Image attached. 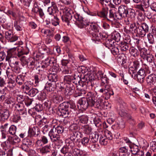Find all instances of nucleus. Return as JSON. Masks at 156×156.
Listing matches in <instances>:
<instances>
[{"label":"nucleus","instance_id":"10","mask_svg":"<svg viewBox=\"0 0 156 156\" xmlns=\"http://www.w3.org/2000/svg\"><path fill=\"white\" fill-rule=\"evenodd\" d=\"M86 98H82L80 99L78 103L77 106L79 109H83L84 110L86 109L88 106V103Z\"/></svg>","mask_w":156,"mask_h":156},{"label":"nucleus","instance_id":"33","mask_svg":"<svg viewBox=\"0 0 156 156\" xmlns=\"http://www.w3.org/2000/svg\"><path fill=\"white\" fill-rule=\"evenodd\" d=\"M101 33H94L92 34V40L95 41H99L101 39Z\"/></svg>","mask_w":156,"mask_h":156},{"label":"nucleus","instance_id":"15","mask_svg":"<svg viewBox=\"0 0 156 156\" xmlns=\"http://www.w3.org/2000/svg\"><path fill=\"white\" fill-rule=\"evenodd\" d=\"M111 6L112 9L109 10V19L107 18L108 20L112 21L115 19V17H116V15H118L116 13V9L115 8L114 5L112 4Z\"/></svg>","mask_w":156,"mask_h":156},{"label":"nucleus","instance_id":"23","mask_svg":"<svg viewBox=\"0 0 156 156\" xmlns=\"http://www.w3.org/2000/svg\"><path fill=\"white\" fill-rule=\"evenodd\" d=\"M48 18L53 25L56 26L59 24V19L57 17L56 15L51 16H48Z\"/></svg>","mask_w":156,"mask_h":156},{"label":"nucleus","instance_id":"42","mask_svg":"<svg viewBox=\"0 0 156 156\" xmlns=\"http://www.w3.org/2000/svg\"><path fill=\"white\" fill-rule=\"evenodd\" d=\"M94 122L96 126L100 127L101 126L102 122L101 121L100 119L98 117L95 118L93 119Z\"/></svg>","mask_w":156,"mask_h":156},{"label":"nucleus","instance_id":"64","mask_svg":"<svg viewBox=\"0 0 156 156\" xmlns=\"http://www.w3.org/2000/svg\"><path fill=\"white\" fill-rule=\"evenodd\" d=\"M15 86V84L14 81H10L8 83L7 87L9 88L10 89H12Z\"/></svg>","mask_w":156,"mask_h":156},{"label":"nucleus","instance_id":"50","mask_svg":"<svg viewBox=\"0 0 156 156\" xmlns=\"http://www.w3.org/2000/svg\"><path fill=\"white\" fill-rule=\"evenodd\" d=\"M121 36L119 33H116L112 34V38L116 41H119L120 39Z\"/></svg>","mask_w":156,"mask_h":156},{"label":"nucleus","instance_id":"58","mask_svg":"<svg viewBox=\"0 0 156 156\" xmlns=\"http://www.w3.org/2000/svg\"><path fill=\"white\" fill-rule=\"evenodd\" d=\"M105 134V137L108 140H110L112 139V134L111 132L109 131H106Z\"/></svg>","mask_w":156,"mask_h":156},{"label":"nucleus","instance_id":"30","mask_svg":"<svg viewBox=\"0 0 156 156\" xmlns=\"http://www.w3.org/2000/svg\"><path fill=\"white\" fill-rule=\"evenodd\" d=\"M51 148L50 145H47L43 147L40 150V152L42 154H46L50 152Z\"/></svg>","mask_w":156,"mask_h":156},{"label":"nucleus","instance_id":"3","mask_svg":"<svg viewBox=\"0 0 156 156\" xmlns=\"http://www.w3.org/2000/svg\"><path fill=\"white\" fill-rule=\"evenodd\" d=\"M69 104L68 102H64L61 104L59 106L58 111L65 118L67 117L69 114H71L73 113L72 111L70 109L69 107Z\"/></svg>","mask_w":156,"mask_h":156},{"label":"nucleus","instance_id":"54","mask_svg":"<svg viewBox=\"0 0 156 156\" xmlns=\"http://www.w3.org/2000/svg\"><path fill=\"white\" fill-rule=\"evenodd\" d=\"M70 130L72 132L74 131H78V126L76 123H73L69 127Z\"/></svg>","mask_w":156,"mask_h":156},{"label":"nucleus","instance_id":"17","mask_svg":"<svg viewBox=\"0 0 156 156\" xmlns=\"http://www.w3.org/2000/svg\"><path fill=\"white\" fill-rule=\"evenodd\" d=\"M81 133L79 131H73L71 134L70 139L73 141H74L75 140L78 141L81 138Z\"/></svg>","mask_w":156,"mask_h":156},{"label":"nucleus","instance_id":"29","mask_svg":"<svg viewBox=\"0 0 156 156\" xmlns=\"http://www.w3.org/2000/svg\"><path fill=\"white\" fill-rule=\"evenodd\" d=\"M81 128L83 132L87 134H89L92 130L91 127L87 125H82Z\"/></svg>","mask_w":156,"mask_h":156},{"label":"nucleus","instance_id":"55","mask_svg":"<svg viewBox=\"0 0 156 156\" xmlns=\"http://www.w3.org/2000/svg\"><path fill=\"white\" fill-rule=\"evenodd\" d=\"M16 81L20 85H21L24 83V80L23 77L20 76H17Z\"/></svg>","mask_w":156,"mask_h":156},{"label":"nucleus","instance_id":"14","mask_svg":"<svg viewBox=\"0 0 156 156\" xmlns=\"http://www.w3.org/2000/svg\"><path fill=\"white\" fill-rule=\"evenodd\" d=\"M89 33L91 35L94 33H98L99 32V29L97 25L93 23L90 24L89 26L87 28Z\"/></svg>","mask_w":156,"mask_h":156},{"label":"nucleus","instance_id":"53","mask_svg":"<svg viewBox=\"0 0 156 156\" xmlns=\"http://www.w3.org/2000/svg\"><path fill=\"white\" fill-rule=\"evenodd\" d=\"M147 37L149 43L151 44H153L154 42L153 35L151 33H149L147 34Z\"/></svg>","mask_w":156,"mask_h":156},{"label":"nucleus","instance_id":"4","mask_svg":"<svg viewBox=\"0 0 156 156\" xmlns=\"http://www.w3.org/2000/svg\"><path fill=\"white\" fill-rule=\"evenodd\" d=\"M129 9L125 5H121L118 8V15H116V18L118 19H121L122 18H125L127 17L129 12Z\"/></svg>","mask_w":156,"mask_h":156},{"label":"nucleus","instance_id":"21","mask_svg":"<svg viewBox=\"0 0 156 156\" xmlns=\"http://www.w3.org/2000/svg\"><path fill=\"white\" fill-rule=\"evenodd\" d=\"M96 98L94 94H91L90 95V96L86 98L87 100V102L88 103V106H94L95 104H96Z\"/></svg>","mask_w":156,"mask_h":156},{"label":"nucleus","instance_id":"9","mask_svg":"<svg viewBox=\"0 0 156 156\" xmlns=\"http://www.w3.org/2000/svg\"><path fill=\"white\" fill-rule=\"evenodd\" d=\"M28 133V136L30 137L34 136L38 137L40 136L41 134L40 129L37 126L34 127L33 128H29Z\"/></svg>","mask_w":156,"mask_h":156},{"label":"nucleus","instance_id":"36","mask_svg":"<svg viewBox=\"0 0 156 156\" xmlns=\"http://www.w3.org/2000/svg\"><path fill=\"white\" fill-rule=\"evenodd\" d=\"M125 57L124 54H119L117 56V59L118 62L121 63V65H123L126 63L125 59L124 57Z\"/></svg>","mask_w":156,"mask_h":156},{"label":"nucleus","instance_id":"48","mask_svg":"<svg viewBox=\"0 0 156 156\" xmlns=\"http://www.w3.org/2000/svg\"><path fill=\"white\" fill-rule=\"evenodd\" d=\"M74 76L70 75H67L64 76V80L67 83H69L72 81L73 80Z\"/></svg>","mask_w":156,"mask_h":156},{"label":"nucleus","instance_id":"2","mask_svg":"<svg viewBox=\"0 0 156 156\" xmlns=\"http://www.w3.org/2000/svg\"><path fill=\"white\" fill-rule=\"evenodd\" d=\"M16 51L14 49H10L7 51V55L5 60L7 61L9 66L12 67L15 65H18L19 62L16 61Z\"/></svg>","mask_w":156,"mask_h":156},{"label":"nucleus","instance_id":"38","mask_svg":"<svg viewBox=\"0 0 156 156\" xmlns=\"http://www.w3.org/2000/svg\"><path fill=\"white\" fill-rule=\"evenodd\" d=\"M120 49L122 51H126L129 49V44L126 42H122L120 44Z\"/></svg>","mask_w":156,"mask_h":156},{"label":"nucleus","instance_id":"51","mask_svg":"<svg viewBox=\"0 0 156 156\" xmlns=\"http://www.w3.org/2000/svg\"><path fill=\"white\" fill-rule=\"evenodd\" d=\"M108 140L105 137L101 136L100 138L99 142L101 144L105 145L107 144Z\"/></svg>","mask_w":156,"mask_h":156},{"label":"nucleus","instance_id":"43","mask_svg":"<svg viewBox=\"0 0 156 156\" xmlns=\"http://www.w3.org/2000/svg\"><path fill=\"white\" fill-rule=\"evenodd\" d=\"M128 13L127 15V17H128L131 19H133L136 15V13L135 11L133 9H129Z\"/></svg>","mask_w":156,"mask_h":156},{"label":"nucleus","instance_id":"26","mask_svg":"<svg viewBox=\"0 0 156 156\" xmlns=\"http://www.w3.org/2000/svg\"><path fill=\"white\" fill-rule=\"evenodd\" d=\"M15 108L18 111H21L22 114H24L25 112V109L22 104L18 103L16 104L15 105Z\"/></svg>","mask_w":156,"mask_h":156},{"label":"nucleus","instance_id":"45","mask_svg":"<svg viewBox=\"0 0 156 156\" xmlns=\"http://www.w3.org/2000/svg\"><path fill=\"white\" fill-rule=\"evenodd\" d=\"M129 51L130 54L134 57L137 56L138 54V50L133 47L131 48Z\"/></svg>","mask_w":156,"mask_h":156},{"label":"nucleus","instance_id":"34","mask_svg":"<svg viewBox=\"0 0 156 156\" xmlns=\"http://www.w3.org/2000/svg\"><path fill=\"white\" fill-rule=\"evenodd\" d=\"M17 128L16 126L14 125H12L9 127V129L7 131V134L9 133L10 134L14 135L16 132Z\"/></svg>","mask_w":156,"mask_h":156},{"label":"nucleus","instance_id":"60","mask_svg":"<svg viewBox=\"0 0 156 156\" xmlns=\"http://www.w3.org/2000/svg\"><path fill=\"white\" fill-rule=\"evenodd\" d=\"M74 17L75 18L76 20L79 21H82L83 19V17L81 16L80 14L76 13H74Z\"/></svg>","mask_w":156,"mask_h":156},{"label":"nucleus","instance_id":"8","mask_svg":"<svg viewBox=\"0 0 156 156\" xmlns=\"http://www.w3.org/2000/svg\"><path fill=\"white\" fill-rule=\"evenodd\" d=\"M5 35L6 39L10 42H14L18 39V36L14 34L11 30L5 31Z\"/></svg>","mask_w":156,"mask_h":156},{"label":"nucleus","instance_id":"49","mask_svg":"<svg viewBox=\"0 0 156 156\" xmlns=\"http://www.w3.org/2000/svg\"><path fill=\"white\" fill-rule=\"evenodd\" d=\"M45 62L47 64H48V66L50 65H54L56 63V61L54 58L52 57L51 58L50 60L46 59Z\"/></svg>","mask_w":156,"mask_h":156},{"label":"nucleus","instance_id":"61","mask_svg":"<svg viewBox=\"0 0 156 156\" xmlns=\"http://www.w3.org/2000/svg\"><path fill=\"white\" fill-rule=\"evenodd\" d=\"M89 140V139L86 137H84L81 140V142L83 145L86 146Z\"/></svg>","mask_w":156,"mask_h":156},{"label":"nucleus","instance_id":"37","mask_svg":"<svg viewBox=\"0 0 156 156\" xmlns=\"http://www.w3.org/2000/svg\"><path fill=\"white\" fill-rule=\"evenodd\" d=\"M62 72L64 74H70L72 73L73 71L68 66H62Z\"/></svg>","mask_w":156,"mask_h":156},{"label":"nucleus","instance_id":"28","mask_svg":"<svg viewBox=\"0 0 156 156\" xmlns=\"http://www.w3.org/2000/svg\"><path fill=\"white\" fill-rule=\"evenodd\" d=\"M64 130V128L62 126H58L55 128H53L51 130L54 132L56 133V134L59 135L63 132Z\"/></svg>","mask_w":156,"mask_h":156},{"label":"nucleus","instance_id":"47","mask_svg":"<svg viewBox=\"0 0 156 156\" xmlns=\"http://www.w3.org/2000/svg\"><path fill=\"white\" fill-rule=\"evenodd\" d=\"M21 62V64L23 66L27 65L28 63L29 59L25 56H23L20 58Z\"/></svg>","mask_w":156,"mask_h":156},{"label":"nucleus","instance_id":"6","mask_svg":"<svg viewBox=\"0 0 156 156\" xmlns=\"http://www.w3.org/2000/svg\"><path fill=\"white\" fill-rule=\"evenodd\" d=\"M147 73H150L149 70L146 72L144 69L141 68L135 75V76H136L138 81L140 83H143L144 82V79Z\"/></svg>","mask_w":156,"mask_h":156},{"label":"nucleus","instance_id":"12","mask_svg":"<svg viewBox=\"0 0 156 156\" xmlns=\"http://www.w3.org/2000/svg\"><path fill=\"white\" fill-rule=\"evenodd\" d=\"M9 123H6L4 125L1 126V138L2 139H5L7 136V131L6 130L9 128Z\"/></svg>","mask_w":156,"mask_h":156},{"label":"nucleus","instance_id":"44","mask_svg":"<svg viewBox=\"0 0 156 156\" xmlns=\"http://www.w3.org/2000/svg\"><path fill=\"white\" fill-rule=\"evenodd\" d=\"M38 92L39 91L37 89L31 88L29 93L28 94L31 97H33L35 96Z\"/></svg>","mask_w":156,"mask_h":156},{"label":"nucleus","instance_id":"1","mask_svg":"<svg viewBox=\"0 0 156 156\" xmlns=\"http://www.w3.org/2000/svg\"><path fill=\"white\" fill-rule=\"evenodd\" d=\"M129 31L135 34L136 36L143 37L148 32L149 27L145 23L140 24L137 22L130 24Z\"/></svg>","mask_w":156,"mask_h":156},{"label":"nucleus","instance_id":"56","mask_svg":"<svg viewBox=\"0 0 156 156\" xmlns=\"http://www.w3.org/2000/svg\"><path fill=\"white\" fill-rule=\"evenodd\" d=\"M6 93L3 90L0 91V101H3L6 97Z\"/></svg>","mask_w":156,"mask_h":156},{"label":"nucleus","instance_id":"52","mask_svg":"<svg viewBox=\"0 0 156 156\" xmlns=\"http://www.w3.org/2000/svg\"><path fill=\"white\" fill-rule=\"evenodd\" d=\"M100 79L102 81L101 85H103L104 84H108L109 81V79L107 77L106 75H104V76L102 77Z\"/></svg>","mask_w":156,"mask_h":156},{"label":"nucleus","instance_id":"39","mask_svg":"<svg viewBox=\"0 0 156 156\" xmlns=\"http://www.w3.org/2000/svg\"><path fill=\"white\" fill-rule=\"evenodd\" d=\"M66 11L65 16L68 18V20H71L73 16H74V12L72 10L70 9H67Z\"/></svg>","mask_w":156,"mask_h":156},{"label":"nucleus","instance_id":"20","mask_svg":"<svg viewBox=\"0 0 156 156\" xmlns=\"http://www.w3.org/2000/svg\"><path fill=\"white\" fill-rule=\"evenodd\" d=\"M48 11L49 13L48 16H54L56 15V13L58 11L56 5H54L48 8Z\"/></svg>","mask_w":156,"mask_h":156},{"label":"nucleus","instance_id":"16","mask_svg":"<svg viewBox=\"0 0 156 156\" xmlns=\"http://www.w3.org/2000/svg\"><path fill=\"white\" fill-rule=\"evenodd\" d=\"M147 82L148 86H151L154 84L156 81V74H152L147 78Z\"/></svg>","mask_w":156,"mask_h":156},{"label":"nucleus","instance_id":"62","mask_svg":"<svg viewBox=\"0 0 156 156\" xmlns=\"http://www.w3.org/2000/svg\"><path fill=\"white\" fill-rule=\"evenodd\" d=\"M13 121L17 123L21 120V118L19 115H14L12 118Z\"/></svg>","mask_w":156,"mask_h":156},{"label":"nucleus","instance_id":"11","mask_svg":"<svg viewBox=\"0 0 156 156\" xmlns=\"http://www.w3.org/2000/svg\"><path fill=\"white\" fill-rule=\"evenodd\" d=\"M10 115V112L7 109L2 110L0 112V120L4 121L8 119Z\"/></svg>","mask_w":156,"mask_h":156},{"label":"nucleus","instance_id":"40","mask_svg":"<svg viewBox=\"0 0 156 156\" xmlns=\"http://www.w3.org/2000/svg\"><path fill=\"white\" fill-rule=\"evenodd\" d=\"M90 78L87 76H84L83 78H81V83L82 84V87L85 85L86 86H88V78Z\"/></svg>","mask_w":156,"mask_h":156},{"label":"nucleus","instance_id":"32","mask_svg":"<svg viewBox=\"0 0 156 156\" xmlns=\"http://www.w3.org/2000/svg\"><path fill=\"white\" fill-rule=\"evenodd\" d=\"M108 13L107 9L103 8L102 10L99 12H98L97 14L99 16L105 18L107 17V16Z\"/></svg>","mask_w":156,"mask_h":156},{"label":"nucleus","instance_id":"25","mask_svg":"<svg viewBox=\"0 0 156 156\" xmlns=\"http://www.w3.org/2000/svg\"><path fill=\"white\" fill-rule=\"evenodd\" d=\"M99 137V134L96 132L91 133L90 136L91 139L90 142L93 143L96 142L98 140Z\"/></svg>","mask_w":156,"mask_h":156},{"label":"nucleus","instance_id":"24","mask_svg":"<svg viewBox=\"0 0 156 156\" xmlns=\"http://www.w3.org/2000/svg\"><path fill=\"white\" fill-rule=\"evenodd\" d=\"M48 64H47L46 62L43 63L41 65H37L36 69H37L38 71H40L45 72L47 70Z\"/></svg>","mask_w":156,"mask_h":156},{"label":"nucleus","instance_id":"18","mask_svg":"<svg viewBox=\"0 0 156 156\" xmlns=\"http://www.w3.org/2000/svg\"><path fill=\"white\" fill-rule=\"evenodd\" d=\"M56 85L55 82H48L45 85V89L48 91L51 92L53 91L56 88Z\"/></svg>","mask_w":156,"mask_h":156},{"label":"nucleus","instance_id":"19","mask_svg":"<svg viewBox=\"0 0 156 156\" xmlns=\"http://www.w3.org/2000/svg\"><path fill=\"white\" fill-rule=\"evenodd\" d=\"M79 123L81 126L87 124L88 121V116L86 114H83L79 116Z\"/></svg>","mask_w":156,"mask_h":156},{"label":"nucleus","instance_id":"5","mask_svg":"<svg viewBox=\"0 0 156 156\" xmlns=\"http://www.w3.org/2000/svg\"><path fill=\"white\" fill-rule=\"evenodd\" d=\"M141 57L144 60H146L147 62L150 63L153 62L155 65L154 62L155 59H154L153 55L149 53H148L146 51H142L140 55Z\"/></svg>","mask_w":156,"mask_h":156},{"label":"nucleus","instance_id":"27","mask_svg":"<svg viewBox=\"0 0 156 156\" xmlns=\"http://www.w3.org/2000/svg\"><path fill=\"white\" fill-rule=\"evenodd\" d=\"M48 77L50 82L55 83L58 81V76L56 73H50Z\"/></svg>","mask_w":156,"mask_h":156},{"label":"nucleus","instance_id":"46","mask_svg":"<svg viewBox=\"0 0 156 156\" xmlns=\"http://www.w3.org/2000/svg\"><path fill=\"white\" fill-rule=\"evenodd\" d=\"M131 149V151L132 154L136 155L139 151L138 147L136 145H133L132 146H130Z\"/></svg>","mask_w":156,"mask_h":156},{"label":"nucleus","instance_id":"59","mask_svg":"<svg viewBox=\"0 0 156 156\" xmlns=\"http://www.w3.org/2000/svg\"><path fill=\"white\" fill-rule=\"evenodd\" d=\"M34 79L35 80V83L36 84V86H37L39 82L41 80V75L39 74V75H35L34 76Z\"/></svg>","mask_w":156,"mask_h":156},{"label":"nucleus","instance_id":"31","mask_svg":"<svg viewBox=\"0 0 156 156\" xmlns=\"http://www.w3.org/2000/svg\"><path fill=\"white\" fill-rule=\"evenodd\" d=\"M31 88L30 84L28 83L25 85H23L22 86V88L23 89V91L27 94L29 93Z\"/></svg>","mask_w":156,"mask_h":156},{"label":"nucleus","instance_id":"63","mask_svg":"<svg viewBox=\"0 0 156 156\" xmlns=\"http://www.w3.org/2000/svg\"><path fill=\"white\" fill-rule=\"evenodd\" d=\"M74 151L77 156H83L84 154H83V151L80 149L75 148Z\"/></svg>","mask_w":156,"mask_h":156},{"label":"nucleus","instance_id":"57","mask_svg":"<svg viewBox=\"0 0 156 156\" xmlns=\"http://www.w3.org/2000/svg\"><path fill=\"white\" fill-rule=\"evenodd\" d=\"M11 49H14L16 51V56H17L18 57L21 58L23 55H24L23 53V52L21 50L19 49L18 50L16 48H12Z\"/></svg>","mask_w":156,"mask_h":156},{"label":"nucleus","instance_id":"13","mask_svg":"<svg viewBox=\"0 0 156 156\" xmlns=\"http://www.w3.org/2000/svg\"><path fill=\"white\" fill-rule=\"evenodd\" d=\"M32 12L36 14H38L41 18L44 17V14L43 10L36 5H34L32 9Z\"/></svg>","mask_w":156,"mask_h":156},{"label":"nucleus","instance_id":"41","mask_svg":"<svg viewBox=\"0 0 156 156\" xmlns=\"http://www.w3.org/2000/svg\"><path fill=\"white\" fill-rule=\"evenodd\" d=\"M63 100L62 97L59 95H54L53 96V101L56 103H58Z\"/></svg>","mask_w":156,"mask_h":156},{"label":"nucleus","instance_id":"22","mask_svg":"<svg viewBox=\"0 0 156 156\" xmlns=\"http://www.w3.org/2000/svg\"><path fill=\"white\" fill-rule=\"evenodd\" d=\"M75 89V87L73 85H68L65 89L64 93L69 95L72 94L74 93Z\"/></svg>","mask_w":156,"mask_h":156},{"label":"nucleus","instance_id":"35","mask_svg":"<svg viewBox=\"0 0 156 156\" xmlns=\"http://www.w3.org/2000/svg\"><path fill=\"white\" fill-rule=\"evenodd\" d=\"M37 63L39 64V62L38 61H37V60H34L33 61H31L30 62V64L29 65H28L29 68L31 70H33V69H34V68L35 67H37Z\"/></svg>","mask_w":156,"mask_h":156},{"label":"nucleus","instance_id":"7","mask_svg":"<svg viewBox=\"0 0 156 156\" xmlns=\"http://www.w3.org/2000/svg\"><path fill=\"white\" fill-rule=\"evenodd\" d=\"M50 130L48 133V136L50 137V139L52 142L55 144L62 143V140L61 139L60 135L56 134Z\"/></svg>","mask_w":156,"mask_h":156}]
</instances>
